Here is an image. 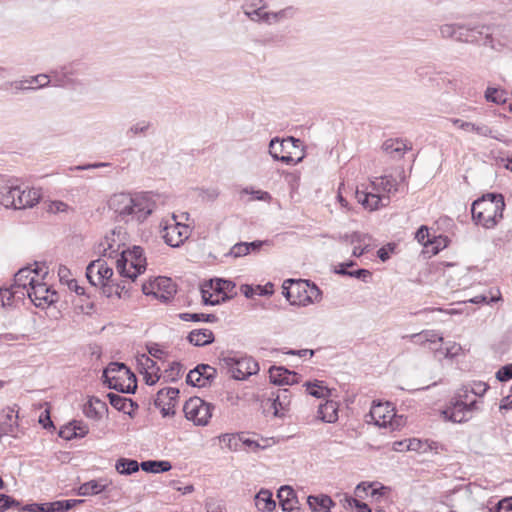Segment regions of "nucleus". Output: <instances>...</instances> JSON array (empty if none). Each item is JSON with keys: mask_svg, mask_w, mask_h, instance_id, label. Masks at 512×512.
Returning a JSON list of instances; mask_svg holds the SVG:
<instances>
[{"mask_svg": "<svg viewBox=\"0 0 512 512\" xmlns=\"http://www.w3.org/2000/svg\"><path fill=\"white\" fill-rule=\"evenodd\" d=\"M155 201L149 192L115 193L108 200V208L114 212L117 221L128 223L144 222L154 211Z\"/></svg>", "mask_w": 512, "mask_h": 512, "instance_id": "obj_1", "label": "nucleus"}, {"mask_svg": "<svg viewBox=\"0 0 512 512\" xmlns=\"http://www.w3.org/2000/svg\"><path fill=\"white\" fill-rule=\"evenodd\" d=\"M505 206V199L502 193H485L472 202V220L476 225L492 229L503 218Z\"/></svg>", "mask_w": 512, "mask_h": 512, "instance_id": "obj_2", "label": "nucleus"}, {"mask_svg": "<svg viewBox=\"0 0 512 512\" xmlns=\"http://www.w3.org/2000/svg\"><path fill=\"white\" fill-rule=\"evenodd\" d=\"M146 267L147 259L144 249L138 245L123 249L116 260V268L120 276L132 281L144 273Z\"/></svg>", "mask_w": 512, "mask_h": 512, "instance_id": "obj_3", "label": "nucleus"}, {"mask_svg": "<svg viewBox=\"0 0 512 512\" xmlns=\"http://www.w3.org/2000/svg\"><path fill=\"white\" fill-rule=\"evenodd\" d=\"M219 363L228 368V372L235 380H246L251 375L259 372V364L251 356H224L222 353L219 357Z\"/></svg>", "mask_w": 512, "mask_h": 512, "instance_id": "obj_4", "label": "nucleus"}, {"mask_svg": "<svg viewBox=\"0 0 512 512\" xmlns=\"http://www.w3.org/2000/svg\"><path fill=\"white\" fill-rule=\"evenodd\" d=\"M213 409V404L196 396L188 399L183 406V412L187 420L193 421L197 426H205L209 423Z\"/></svg>", "mask_w": 512, "mask_h": 512, "instance_id": "obj_5", "label": "nucleus"}, {"mask_svg": "<svg viewBox=\"0 0 512 512\" xmlns=\"http://www.w3.org/2000/svg\"><path fill=\"white\" fill-rule=\"evenodd\" d=\"M258 3H262V5L248 13V18L254 22H265L267 24L279 23L284 20L292 19L297 13V8L293 6L285 7L277 12H266L264 9L267 7V4L263 0H258Z\"/></svg>", "mask_w": 512, "mask_h": 512, "instance_id": "obj_6", "label": "nucleus"}, {"mask_svg": "<svg viewBox=\"0 0 512 512\" xmlns=\"http://www.w3.org/2000/svg\"><path fill=\"white\" fill-rule=\"evenodd\" d=\"M309 280L286 279L282 285V294L293 306H305V296Z\"/></svg>", "mask_w": 512, "mask_h": 512, "instance_id": "obj_7", "label": "nucleus"}, {"mask_svg": "<svg viewBox=\"0 0 512 512\" xmlns=\"http://www.w3.org/2000/svg\"><path fill=\"white\" fill-rule=\"evenodd\" d=\"M477 404V400H473L469 403H458L455 401L452 405L454 412L451 410H440V415L447 422L465 423L470 419V417H467L466 414L477 410Z\"/></svg>", "mask_w": 512, "mask_h": 512, "instance_id": "obj_8", "label": "nucleus"}, {"mask_svg": "<svg viewBox=\"0 0 512 512\" xmlns=\"http://www.w3.org/2000/svg\"><path fill=\"white\" fill-rule=\"evenodd\" d=\"M50 286L39 282L36 279L29 280L28 298L38 308H45L53 305V299H48Z\"/></svg>", "mask_w": 512, "mask_h": 512, "instance_id": "obj_9", "label": "nucleus"}, {"mask_svg": "<svg viewBox=\"0 0 512 512\" xmlns=\"http://www.w3.org/2000/svg\"><path fill=\"white\" fill-rule=\"evenodd\" d=\"M164 242L173 248L179 247L189 237V226L181 223L166 225L163 234Z\"/></svg>", "mask_w": 512, "mask_h": 512, "instance_id": "obj_10", "label": "nucleus"}, {"mask_svg": "<svg viewBox=\"0 0 512 512\" xmlns=\"http://www.w3.org/2000/svg\"><path fill=\"white\" fill-rule=\"evenodd\" d=\"M292 397L293 392L289 388H278L275 392H272L269 401H271L275 417H283L285 415V412L289 410Z\"/></svg>", "mask_w": 512, "mask_h": 512, "instance_id": "obj_11", "label": "nucleus"}, {"mask_svg": "<svg viewBox=\"0 0 512 512\" xmlns=\"http://www.w3.org/2000/svg\"><path fill=\"white\" fill-rule=\"evenodd\" d=\"M300 375L284 366L273 365L269 368V379L274 385L285 386L299 383Z\"/></svg>", "mask_w": 512, "mask_h": 512, "instance_id": "obj_12", "label": "nucleus"}, {"mask_svg": "<svg viewBox=\"0 0 512 512\" xmlns=\"http://www.w3.org/2000/svg\"><path fill=\"white\" fill-rule=\"evenodd\" d=\"M279 506L284 512H303L296 491L289 485L281 486L277 491Z\"/></svg>", "mask_w": 512, "mask_h": 512, "instance_id": "obj_13", "label": "nucleus"}, {"mask_svg": "<svg viewBox=\"0 0 512 512\" xmlns=\"http://www.w3.org/2000/svg\"><path fill=\"white\" fill-rule=\"evenodd\" d=\"M454 125L464 131H472L477 133L478 135L484 137H490L500 142H505L504 135L498 132L493 131L490 127L485 124H476L472 122H466L461 119H454Z\"/></svg>", "mask_w": 512, "mask_h": 512, "instance_id": "obj_14", "label": "nucleus"}, {"mask_svg": "<svg viewBox=\"0 0 512 512\" xmlns=\"http://www.w3.org/2000/svg\"><path fill=\"white\" fill-rule=\"evenodd\" d=\"M157 291L154 293V297L160 300L162 303H169L177 292L176 284L171 278L160 276L155 279Z\"/></svg>", "mask_w": 512, "mask_h": 512, "instance_id": "obj_15", "label": "nucleus"}, {"mask_svg": "<svg viewBox=\"0 0 512 512\" xmlns=\"http://www.w3.org/2000/svg\"><path fill=\"white\" fill-rule=\"evenodd\" d=\"M107 398L110 405L116 410L127 414L130 418H134L135 411L139 408L136 401L113 392H109Z\"/></svg>", "mask_w": 512, "mask_h": 512, "instance_id": "obj_16", "label": "nucleus"}, {"mask_svg": "<svg viewBox=\"0 0 512 512\" xmlns=\"http://www.w3.org/2000/svg\"><path fill=\"white\" fill-rule=\"evenodd\" d=\"M41 192L35 188L19 185L18 201L16 210L32 208L39 203Z\"/></svg>", "mask_w": 512, "mask_h": 512, "instance_id": "obj_17", "label": "nucleus"}, {"mask_svg": "<svg viewBox=\"0 0 512 512\" xmlns=\"http://www.w3.org/2000/svg\"><path fill=\"white\" fill-rule=\"evenodd\" d=\"M19 193V184L16 181L9 180L0 186V204L5 208L16 210Z\"/></svg>", "mask_w": 512, "mask_h": 512, "instance_id": "obj_18", "label": "nucleus"}, {"mask_svg": "<svg viewBox=\"0 0 512 512\" xmlns=\"http://www.w3.org/2000/svg\"><path fill=\"white\" fill-rule=\"evenodd\" d=\"M29 287L15 288V284L9 287H0V300L2 306H12L16 301H23L25 296L28 297Z\"/></svg>", "mask_w": 512, "mask_h": 512, "instance_id": "obj_19", "label": "nucleus"}, {"mask_svg": "<svg viewBox=\"0 0 512 512\" xmlns=\"http://www.w3.org/2000/svg\"><path fill=\"white\" fill-rule=\"evenodd\" d=\"M84 415L92 420L99 421L104 412H108V405L96 396L89 397L88 401L83 405Z\"/></svg>", "mask_w": 512, "mask_h": 512, "instance_id": "obj_20", "label": "nucleus"}, {"mask_svg": "<svg viewBox=\"0 0 512 512\" xmlns=\"http://www.w3.org/2000/svg\"><path fill=\"white\" fill-rule=\"evenodd\" d=\"M111 484L106 478L92 479L82 483L76 490L79 496H93L105 492Z\"/></svg>", "mask_w": 512, "mask_h": 512, "instance_id": "obj_21", "label": "nucleus"}, {"mask_svg": "<svg viewBox=\"0 0 512 512\" xmlns=\"http://www.w3.org/2000/svg\"><path fill=\"white\" fill-rule=\"evenodd\" d=\"M14 407H5L0 412V423L4 430L7 429V435H13L18 429V410Z\"/></svg>", "mask_w": 512, "mask_h": 512, "instance_id": "obj_22", "label": "nucleus"}, {"mask_svg": "<svg viewBox=\"0 0 512 512\" xmlns=\"http://www.w3.org/2000/svg\"><path fill=\"white\" fill-rule=\"evenodd\" d=\"M187 341L196 347H204L215 341L214 333L210 329H194L187 335Z\"/></svg>", "mask_w": 512, "mask_h": 512, "instance_id": "obj_23", "label": "nucleus"}, {"mask_svg": "<svg viewBox=\"0 0 512 512\" xmlns=\"http://www.w3.org/2000/svg\"><path fill=\"white\" fill-rule=\"evenodd\" d=\"M307 504L312 512H330L336 505L331 497L326 494L308 496Z\"/></svg>", "mask_w": 512, "mask_h": 512, "instance_id": "obj_24", "label": "nucleus"}, {"mask_svg": "<svg viewBox=\"0 0 512 512\" xmlns=\"http://www.w3.org/2000/svg\"><path fill=\"white\" fill-rule=\"evenodd\" d=\"M339 404L336 401L327 399L318 407V419L325 423H335L338 420Z\"/></svg>", "mask_w": 512, "mask_h": 512, "instance_id": "obj_25", "label": "nucleus"}, {"mask_svg": "<svg viewBox=\"0 0 512 512\" xmlns=\"http://www.w3.org/2000/svg\"><path fill=\"white\" fill-rule=\"evenodd\" d=\"M207 286L216 294H221L222 296H230L233 297L236 295L234 292L236 288V284L234 281L224 278H213L207 282Z\"/></svg>", "mask_w": 512, "mask_h": 512, "instance_id": "obj_26", "label": "nucleus"}, {"mask_svg": "<svg viewBox=\"0 0 512 512\" xmlns=\"http://www.w3.org/2000/svg\"><path fill=\"white\" fill-rule=\"evenodd\" d=\"M115 232H112L111 236H105V238L98 245V253L107 258H117L120 255L119 249L121 245L116 243L114 239Z\"/></svg>", "mask_w": 512, "mask_h": 512, "instance_id": "obj_27", "label": "nucleus"}, {"mask_svg": "<svg viewBox=\"0 0 512 512\" xmlns=\"http://www.w3.org/2000/svg\"><path fill=\"white\" fill-rule=\"evenodd\" d=\"M255 505L259 511L271 512L276 508V502L273 494L266 488H261L254 497Z\"/></svg>", "mask_w": 512, "mask_h": 512, "instance_id": "obj_28", "label": "nucleus"}, {"mask_svg": "<svg viewBox=\"0 0 512 512\" xmlns=\"http://www.w3.org/2000/svg\"><path fill=\"white\" fill-rule=\"evenodd\" d=\"M62 500L45 503H30L21 507L23 512H64Z\"/></svg>", "mask_w": 512, "mask_h": 512, "instance_id": "obj_29", "label": "nucleus"}, {"mask_svg": "<svg viewBox=\"0 0 512 512\" xmlns=\"http://www.w3.org/2000/svg\"><path fill=\"white\" fill-rule=\"evenodd\" d=\"M305 393L315 398H329L331 390L324 385V381L315 379L314 381H307L304 383Z\"/></svg>", "mask_w": 512, "mask_h": 512, "instance_id": "obj_30", "label": "nucleus"}, {"mask_svg": "<svg viewBox=\"0 0 512 512\" xmlns=\"http://www.w3.org/2000/svg\"><path fill=\"white\" fill-rule=\"evenodd\" d=\"M356 197L358 202L365 208L370 211H374L384 206L382 203V197L374 194V193H366V192H356Z\"/></svg>", "mask_w": 512, "mask_h": 512, "instance_id": "obj_31", "label": "nucleus"}, {"mask_svg": "<svg viewBox=\"0 0 512 512\" xmlns=\"http://www.w3.org/2000/svg\"><path fill=\"white\" fill-rule=\"evenodd\" d=\"M141 463L132 458L120 457L115 462V469L120 475L129 476L139 471Z\"/></svg>", "mask_w": 512, "mask_h": 512, "instance_id": "obj_32", "label": "nucleus"}, {"mask_svg": "<svg viewBox=\"0 0 512 512\" xmlns=\"http://www.w3.org/2000/svg\"><path fill=\"white\" fill-rule=\"evenodd\" d=\"M141 469L146 473L158 474L170 471L172 464L167 460H146L141 462Z\"/></svg>", "mask_w": 512, "mask_h": 512, "instance_id": "obj_33", "label": "nucleus"}, {"mask_svg": "<svg viewBox=\"0 0 512 512\" xmlns=\"http://www.w3.org/2000/svg\"><path fill=\"white\" fill-rule=\"evenodd\" d=\"M194 372L198 373L197 379H201V382L202 384H205V387L210 386L217 376L216 368L204 363L196 365L194 367Z\"/></svg>", "mask_w": 512, "mask_h": 512, "instance_id": "obj_34", "label": "nucleus"}, {"mask_svg": "<svg viewBox=\"0 0 512 512\" xmlns=\"http://www.w3.org/2000/svg\"><path fill=\"white\" fill-rule=\"evenodd\" d=\"M32 273L39 275L40 271L38 269L31 270L29 267L21 268L15 273L13 284H15V288H27L29 287V280L35 279L34 276H31Z\"/></svg>", "mask_w": 512, "mask_h": 512, "instance_id": "obj_35", "label": "nucleus"}, {"mask_svg": "<svg viewBox=\"0 0 512 512\" xmlns=\"http://www.w3.org/2000/svg\"><path fill=\"white\" fill-rule=\"evenodd\" d=\"M382 407L380 403L376 404L375 401H373V406L370 411V415L375 420V424L379 427H386L387 424H389L392 429H395L396 426H399L400 424L396 420H392V417H390V420L386 419L385 414H381L379 409Z\"/></svg>", "mask_w": 512, "mask_h": 512, "instance_id": "obj_36", "label": "nucleus"}, {"mask_svg": "<svg viewBox=\"0 0 512 512\" xmlns=\"http://www.w3.org/2000/svg\"><path fill=\"white\" fill-rule=\"evenodd\" d=\"M287 151H291L286 138L280 140L278 137L271 139L269 143V154L273 160L279 158L283 154H287Z\"/></svg>", "mask_w": 512, "mask_h": 512, "instance_id": "obj_37", "label": "nucleus"}, {"mask_svg": "<svg viewBox=\"0 0 512 512\" xmlns=\"http://www.w3.org/2000/svg\"><path fill=\"white\" fill-rule=\"evenodd\" d=\"M178 317L185 322L191 321V322H206V323H216L219 318L213 314H206V313H190V312H183L178 315Z\"/></svg>", "mask_w": 512, "mask_h": 512, "instance_id": "obj_38", "label": "nucleus"}, {"mask_svg": "<svg viewBox=\"0 0 512 512\" xmlns=\"http://www.w3.org/2000/svg\"><path fill=\"white\" fill-rule=\"evenodd\" d=\"M92 262H96L94 273L97 276V284L105 281H111V277H113L114 272L113 269L107 265L106 261L99 258Z\"/></svg>", "mask_w": 512, "mask_h": 512, "instance_id": "obj_39", "label": "nucleus"}, {"mask_svg": "<svg viewBox=\"0 0 512 512\" xmlns=\"http://www.w3.org/2000/svg\"><path fill=\"white\" fill-rule=\"evenodd\" d=\"M136 361L138 365V370L140 373L145 372H160V368L157 365L156 361H154L150 356L147 354H138L136 356Z\"/></svg>", "mask_w": 512, "mask_h": 512, "instance_id": "obj_40", "label": "nucleus"}, {"mask_svg": "<svg viewBox=\"0 0 512 512\" xmlns=\"http://www.w3.org/2000/svg\"><path fill=\"white\" fill-rule=\"evenodd\" d=\"M179 394L180 390L178 388L165 387L157 392L156 397H159L161 399V397L165 396L167 398L166 406H173V409H175V406L178 402Z\"/></svg>", "mask_w": 512, "mask_h": 512, "instance_id": "obj_41", "label": "nucleus"}, {"mask_svg": "<svg viewBox=\"0 0 512 512\" xmlns=\"http://www.w3.org/2000/svg\"><path fill=\"white\" fill-rule=\"evenodd\" d=\"M473 30L470 29V25L457 24V31L455 34V40L459 42L474 43L477 42Z\"/></svg>", "mask_w": 512, "mask_h": 512, "instance_id": "obj_42", "label": "nucleus"}, {"mask_svg": "<svg viewBox=\"0 0 512 512\" xmlns=\"http://www.w3.org/2000/svg\"><path fill=\"white\" fill-rule=\"evenodd\" d=\"M344 508H354L356 512H372V509L365 502H362L352 496L345 495L341 500Z\"/></svg>", "mask_w": 512, "mask_h": 512, "instance_id": "obj_43", "label": "nucleus"}, {"mask_svg": "<svg viewBox=\"0 0 512 512\" xmlns=\"http://www.w3.org/2000/svg\"><path fill=\"white\" fill-rule=\"evenodd\" d=\"M470 29L473 30L472 34H474L477 39L476 43H483L484 45L488 44L491 41V33L490 27L487 25H470Z\"/></svg>", "mask_w": 512, "mask_h": 512, "instance_id": "obj_44", "label": "nucleus"}, {"mask_svg": "<svg viewBox=\"0 0 512 512\" xmlns=\"http://www.w3.org/2000/svg\"><path fill=\"white\" fill-rule=\"evenodd\" d=\"M183 372V365L180 362L173 361L169 368L165 370V382H176L181 377Z\"/></svg>", "mask_w": 512, "mask_h": 512, "instance_id": "obj_45", "label": "nucleus"}, {"mask_svg": "<svg viewBox=\"0 0 512 512\" xmlns=\"http://www.w3.org/2000/svg\"><path fill=\"white\" fill-rule=\"evenodd\" d=\"M469 393H471L469 386L463 385L455 392L454 396L449 400L446 407L443 408L442 410H451L454 412V409H452V405L454 404V402L457 401L458 403H466Z\"/></svg>", "mask_w": 512, "mask_h": 512, "instance_id": "obj_46", "label": "nucleus"}, {"mask_svg": "<svg viewBox=\"0 0 512 512\" xmlns=\"http://www.w3.org/2000/svg\"><path fill=\"white\" fill-rule=\"evenodd\" d=\"M485 99L496 104L505 103L507 100L506 92L498 88L488 87L485 91Z\"/></svg>", "mask_w": 512, "mask_h": 512, "instance_id": "obj_47", "label": "nucleus"}, {"mask_svg": "<svg viewBox=\"0 0 512 512\" xmlns=\"http://www.w3.org/2000/svg\"><path fill=\"white\" fill-rule=\"evenodd\" d=\"M383 149L390 154H403L407 150L406 144L402 140L388 139L383 143Z\"/></svg>", "mask_w": 512, "mask_h": 512, "instance_id": "obj_48", "label": "nucleus"}, {"mask_svg": "<svg viewBox=\"0 0 512 512\" xmlns=\"http://www.w3.org/2000/svg\"><path fill=\"white\" fill-rule=\"evenodd\" d=\"M304 296H305L304 300H305V306H306L310 303L318 302L322 297V291L315 283H313L309 280V288H307L306 295H304Z\"/></svg>", "mask_w": 512, "mask_h": 512, "instance_id": "obj_49", "label": "nucleus"}, {"mask_svg": "<svg viewBox=\"0 0 512 512\" xmlns=\"http://www.w3.org/2000/svg\"><path fill=\"white\" fill-rule=\"evenodd\" d=\"M21 503L20 501L16 500L10 495L1 493L0 494V512H5L6 510L10 508H20L21 509Z\"/></svg>", "mask_w": 512, "mask_h": 512, "instance_id": "obj_50", "label": "nucleus"}, {"mask_svg": "<svg viewBox=\"0 0 512 512\" xmlns=\"http://www.w3.org/2000/svg\"><path fill=\"white\" fill-rule=\"evenodd\" d=\"M240 440L242 436L239 434H223L220 437V442L224 443L230 450H238L240 447Z\"/></svg>", "mask_w": 512, "mask_h": 512, "instance_id": "obj_51", "label": "nucleus"}, {"mask_svg": "<svg viewBox=\"0 0 512 512\" xmlns=\"http://www.w3.org/2000/svg\"><path fill=\"white\" fill-rule=\"evenodd\" d=\"M415 239L424 247H428L432 240L429 228L425 225H421L415 233Z\"/></svg>", "mask_w": 512, "mask_h": 512, "instance_id": "obj_52", "label": "nucleus"}, {"mask_svg": "<svg viewBox=\"0 0 512 512\" xmlns=\"http://www.w3.org/2000/svg\"><path fill=\"white\" fill-rule=\"evenodd\" d=\"M449 242V239L447 236L440 235L439 237H433L431 240V243L429 246H431V252L436 255L438 254L442 249L447 247Z\"/></svg>", "mask_w": 512, "mask_h": 512, "instance_id": "obj_53", "label": "nucleus"}, {"mask_svg": "<svg viewBox=\"0 0 512 512\" xmlns=\"http://www.w3.org/2000/svg\"><path fill=\"white\" fill-rule=\"evenodd\" d=\"M413 337L417 338L421 342L426 341V342L436 343V342L443 341V337L434 331H425V332H422L419 334H415V335H413Z\"/></svg>", "mask_w": 512, "mask_h": 512, "instance_id": "obj_54", "label": "nucleus"}, {"mask_svg": "<svg viewBox=\"0 0 512 512\" xmlns=\"http://www.w3.org/2000/svg\"><path fill=\"white\" fill-rule=\"evenodd\" d=\"M499 382H507L512 379V363L506 364L499 368L495 374Z\"/></svg>", "mask_w": 512, "mask_h": 512, "instance_id": "obj_55", "label": "nucleus"}, {"mask_svg": "<svg viewBox=\"0 0 512 512\" xmlns=\"http://www.w3.org/2000/svg\"><path fill=\"white\" fill-rule=\"evenodd\" d=\"M248 255L247 246L245 245V242H238L234 244L230 251L226 254V256H231L234 258H239Z\"/></svg>", "mask_w": 512, "mask_h": 512, "instance_id": "obj_56", "label": "nucleus"}, {"mask_svg": "<svg viewBox=\"0 0 512 512\" xmlns=\"http://www.w3.org/2000/svg\"><path fill=\"white\" fill-rule=\"evenodd\" d=\"M71 425L77 438H84L89 433L88 425L81 420H72Z\"/></svg>", "mask_w": 512, "mask_h": 512, "instance_id": "obj_57", "label": "nucleus"}, {"mask_svg": "<svg viewBox=\"0 0 512 512\" xmlns=\"http://www.w3.org/2000/svg\"><path fill=\"white\" fill-rule=\"evenodd\" d=\"M39 423L46 430L55 429V425L51 419L50 409H45L39 416Z\"/></svg>", "mask_w": 512, "mask_h": 512, "instance_id": "obj_58", "label": "nucleus"}, {"mask_svg": "<svg viewBox=\"0 0 512 512\" xmlns=\"http://www.w3.org/2000/svg\"><path fill=\"white\" fill-rule=\"evenodd\" d=\"M161 400L159 397H155L154 399V406L158 409H160V413L163 418L166 417H173L175 415V409H173V406H166V404H161Z\"/></svg>", "mask_w": 512, "mask_h": 512, "instance_id": "obj_59", "label": "nucleus"}, {"mask_svg": "<svg viewBox=\"0 0 512 512\" xmlns=\"http://www.w3.org/2000/svg\"><path fill=\"white\" fill-rule=\"evenodd\" d=\"M50 81L51 80H50L49 76L46 74H39V75L31 77L30 79H27L29 86L35 84L36 85L35 88L45 87L50 83Z\"/></svg>", "mask_w": 512, "mask_h": 512, "instance_id": "obj_60", "label": "nucleus"}, {"mask_svg": "<svg viewBox=\"0 0 512 512\" xmlns=\"http://www.w3.org/2000/svg\"><path fill=\"white\" fill-rule=\"evenodd\" d=\"M58 436L67 441L77 439L76 432L73 430L71 421L59 429Z\"/></svg>", "mask_w": 512, "mask_h": 512, "instance_id": "obj_61", "label": "nucleus"}, {"mask_svg": "<svg viewBox=\"0 0 512 512\" xmlns=\"http://www.w3.org/2000/svg\"><path fill=\"white\" fill-rule=\"evenodd\" d=\"M492 512H512V496L499 500Z\"/></svg>", "mask_w": 512, "mask_h": 512, "instance_id": "obj_62", "label": "nucleus"}, {"mask_svg": "<svg viewBox=\"0 0 512 512\" xmlns=\"http://www.w3.org/2000/svg\"><path fill=\"white\" fill-rule=\"evenodd\" d=\"M348 276L362 280L363 282H368L372 277V273L368 269L359 268L356 270H352L350 273H348Z\"/></svg>", "mask_w": 512, "mask_h": 512, "instance_id": "obj_63", "label": "nucleus"}, {"mask_svg": "<svg viewBox=\"0 0 512 512\" xmlns=\"http://www.w3.org/2000/svg\"><path fill=\"white\" fill-rule=\"evenodd\" d=\"M489 385L482 381H474L471 386H469L470 392L476 396H483L488 390Z\"/></svg>", "mask_w": 512, "mask_h": 512, "instance_id": "obj_64", "label": "nucleus"}]
</instances>
